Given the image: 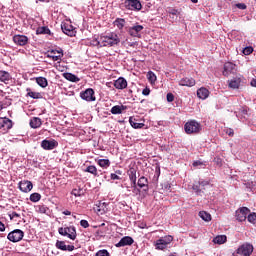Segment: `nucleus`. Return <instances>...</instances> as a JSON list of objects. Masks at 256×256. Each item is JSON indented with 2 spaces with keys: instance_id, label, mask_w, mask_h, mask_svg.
<instances>
[{
  "instance_id": "nucleus-1",
  "label": "nucleus",
  "mask_w": 256,
  "mask_h": 256,
  "mask_svg": "<svg viewBox=\"0 0 256 256\" xmlns=\"http://www.w3.org/2000/svg\"><path fill=\"white\" fill-rule=\"evenodd\" d=\"M121 40L116 33H110L106 36H101L100 38H93L90 41L92 47H113V45H119Z\"/></svg>"
},
{
  "instance_id": "nucleus-2",
  "label": "nucleus",
  "mask_w": 256,
  "mask_h": 256,
  "mask_svg": "<svg viewBox=\"0 0 256 256\" xmlns=\"http://www.w3.org/2000/svg\"><path fill=\"white\" fill-rule=\"evenodd\" d=\"M58 233L60 235H63V237H68V239H71L72 241H75L77 239V230L75 229V226L70 227H61L58 229Z\"/></svg>"
},
{
  "instance_id": "nucleus-3",
  "label": "nucleus",
  "mask_w": 256,
  "mask_h": 256,
  "mask_svg": "<svg viewBox=\"0 0 256 256\" xmlns=\"http://www.w3.org/2000/svg\"><path fill=\"white\" fill-rule=\"evenodd\" d=\"M184 129L187 135L199 133V131H201V124H199V122L196 120H190L185 124Z\"/></svg>"
},
{
  "instance_id": "nucleus-4",
  "label": "nucleus",
  "mask_w": 256,
  "mask_h": 256,
  "mask_svg": "<svg viewBox=\"0 0 256 256\" xmlns=\"http://www.w3.org/2000/svg\"><path fill=\"white\" fill-rule=\"evenodd\" d=\"M173 241V236H165L162 237L155 242V247L158 249V251H164V249H167V246L170 245V243Z\"/></svg>"
},
{
  "instance_id": "nucleus-5",
  "label": "nucleus",
  "mask_w": 256,
  "mask_h": 256,
  "mask_svg": "<svg viewBox=\"0 0 256 256\" xmlns=\"http://www.w3.org/2000/svg\"><path fill=\"white\" fill-rule=\"evenodd\" d=\"M23 237H25L23 230L16 229L8 234L7 239H9L12 243H19Z\"/></svg>"
},
{
  "instance_id": "nucleus-6",
  "label": "nucleus",
  "mask_w": 256,
  "mask_h": 256,
  "mask_svg": "<svg viewBox=\"0 0 256 256\" xmlns=\"http://www.w3.org/2000/svg\"><path fill=\"white\" fill-rule=\"evenodd\" d=\"M124 7L130 11H141L143 6L139 0H125Z\"/></svg>"
},
{
  "instance_id": "nucleus-7",
  "label": "nucleus",
  "mask_w": 256,
  "mask_h": 256,
  "mask_svg": "<svg viewBox=\"0 0 256 256\" xmlns=\"http://www.w3.org/2000/svg\"><path fill=\"white\" fill-rule=\"evenodd\" d=\"M144 29L145 27H143V25L135 24L128 28V34L130 37H138V39H141V33Z\"/></svg>"
},
{
  "instance_id": "nucleus-8",
  "label": "nucleus",
  "mask_w": 256,
  "mask_h": 256,
  "mask_svg": "<svg viewBox=\"0 0 256 256\" xmlns=\"http://www.w3.org/2000/svg\"><path fill=\"white\" fill-rule=\"evenodd\" d=\"M252 253H253V245L249 243L242 244L237 249V254L241 256H251Z\"/></svg>"
},
{
  "instance_id": "nucleus-9",
  "label": "nucleus",
  "mask_w": 256,
  "mask_h": 256,
  "mask_svg": "<svg viewBox=\"0 0 256 256\" xmlns=\"http://www.w3.org/2000/svg\"><path fill=\"white\" fill-rule=\"evenodd\" d=\"M80 97L84 101H95V91L92 88H88L84 92L80 93Z\"/></svg>"
},
{
  "instance_id": "nucleus-10",
  "label": "nucleus",
  "mask_w": 256,
  "mask_h": 256,
  "mask_svg": "<svg viewBox=\"0 0 256 256\" xmlns=\"http://www.w3.org/2000/svg\"><path fill=\"white\" fill-rule=\"evenodd\" d=\"M251 213V210L247 207H242L236 211V219L237 221H245L247 219V215Z\"/></svg>"
},
{
  "instance_id": "nucleus-11",
  "label": "nucleus",
  "mask_w": 256,
  "mask_h": 256,
  "mask_svg": "<svg viewBox=\"0 0 256 256\" xmlns=\"http://www.w3.org/2000/svg\"><path fill=\"white\" fill-rule=\"evenodd\" d=\"M13 41L16 45L23 47L29 43V38L25 35L17 34L13 36Z\"/></svg>"
},
{
  "instance_id": "nucleus-12",
  "label": "nucleus",
  "mask_w": 256,
  "mask_h": 256,
  "mask_svg": "<svg viewBox=\"0 0 256 256\" xmlns=\"http://www.w3.org/2000/svg\"><path fill=\"white\" fill-rule=\"evenodd\" d=\"M57 145L58 143L55 140H43L41 142V147L42 149H45V151H53Z\"/></svg>"
},
{
  "instance_id": "nucleus-13",
  "label": "nucleus",
  "mask_w": 256,
  "mask_h": 256,
  "mask_svg": "<svg viewBox=\"0 0 256 256\" xmlns=\"http://www.w3.org/2000/svg\"><path fill=\"white\" fill-rule=\"evenodd\" d=\"M241 83H243V78L241 76H236L228 81V87L230 89H239Z\"/></svg>"
},
{
  "instance_id": "nucleus-14",
  "label": "nucleus",
  "mask_w": 256,
  "mask_h": 256,
  "mask_svg": "<svg viewBox=\"0 0 256 256\" xmlns=\"http://www.w3.org/2000/svg\"><path fill=\"white\" fill-rule=\"evenodd\" d=\"M19 189L23 193H29L33 189V183L29 180H24L19 183Z\"/></svg>"
},
{
  "instance_id": "nucleus-15",
  "label": "nucleus",
  "mask_w": 256,
  "mask_h": 256,
  "mask_svg": "<svg viewBox=\"0 0 256 256\" xmlns=\"http://www.w3.org/2000/svg\"><path fill=\"white\" fill-rule=\"evenodd\" d=\"M56 249H60V251H75L74 245H66L65 241H57Z\"/></svg>"
},
{
  "instance_id": "nucleus-16",
  "label": "nucleus",
  "mask_w": 256,
  "mask_h": 256,
  "mask_svg": "<svg viewBox=\"0 0 256 256\" xmlns=\"http://www.w3.org/2000/svg\"><path fill=\"white\" fill-rule=\"evenodd\" d=\"M11 127H13V121L9 118H0V129H3V131H9Z\"/></svg>"
},
{
  "instance_id": "nucleus-17",
  "label": "nucleus",
  "mask_w": 256,
  "mask_h": 256,
  "mask_svg": "<svg viewBox=\"0 0 256 256\" xmlns=\"http://www.w3.org/2000/svg\"><path fill=\"white\" fill-rule=\"evenodd\" d=\"M61 29L68 37H75V28L71 24H62Z\"/></svg>"
},
{
  "instance_id": "nucleus-18",
  "label": "nucleus",
  "mask_w": 256,
  "mask_h": 256,
  "mask_svg": "<svg viewBox=\"0 0 256 256\" xmlns=\"http://www.w3.org/2000/svg\"><path fill=\"white\" fill-rule=\"evenodd\" d=\"M63 57V49L51 50L48 54V58L53 61H59Z\"/></svg>"
},
{
  "instance_id": "nucleus-19",
  "label": "nucleus",
  "mask_w": 256,
  "mask_h": 256,
  "mask_svg": "<svg viewBox=\"0 0 256 256\" xmlns=\"http://www.w3.org/2000/svg\"><path fill=\"white\" fill-rule=\"evenodd\" d=\"M231 73H235V64H233L231 62H226L224 64L223 75L225 77H229V75H231Z\"/></svg>"
},
{
  "instance_id": "nucleus-20",
  "label": "nucleus",
  "mask_w": 256,
  "mask_h": 256,
  "mask_svg": "<svg viewBox=\"0 0 256 256\" xmlns=\"http://www.w3.org/2000/svg\"><path fill=\"white\" fill-rule=\"evenodd\" d=\"M132 243H134V240L131 238V236H125L121 238L115 247H127V245H131Z\"/></svg>"
},
{
  "instance_id": "nucleus-21",
  "label": "nucleus",
  "mask_w": 256,
  "mask_h": 256,
  "mask_svg": "<svg viewBox=\"0 0 256 256\" xmlns=\"http://www.w3.org/2000/svg\"><path fill=\"white\" fill-rule=\"evenodd\" d=\"M179 85L181 87H195V79L193 78H182L179 81Z\"/></svg>"
},
{
  "instance_id": "nucleus-22",
  "label": "nucleus",
  "mask_w": 256,
  "mask_h": 256,
  "mask_svg": "<svg viewBox=\"0 0 256 256\" xmlns=\"http://www.w3.org/2000/svg\"><path fill=\"white\" fill-rule=\"evenodd\" d=\"M0 81L2 83H5L6 85H8L9 81H11V74H9V72H7L5 70H1L0 71Z\"/></svg>"
},
{
  "instance_id": "nucleus-23",
  "label": "nucleus",
  "mask_w": 256,
  "mask_h": 256,
  "mask_svg": "<svg viewBox=\"0 0 256 256\" xmlns=\"http://www.w3.org/2000/svg\"><path fill=\"white\" fill-rule=\"evenodd\" d=\"M114 87L117 89H126L127 87V80L125 78L120 77L114 82Z\"/></svg>"
},
{
  "instance_id": "nucleus-24",
  "label": "nucleus",
  "mask_w": 256,
  "mask_h": 256,
  "mask_svg": "<svg viewBox=\"0 0 256 256\" xmlns=\"http://www.w3.org/2000/svg\"><path fill=\"white\" fill-rule=\"evenodd\" d=\"M41 125H43V122L41 121V118H39V117H33L30 120V127L32 129H39V127H41Z\"/></svg>"
},
{
  "instance_id": "nucleus-25",
  "label": "nucleus",
  "mask_w": 256,
  "mask_h": 256,
  "mask_svg": "<svg viewBox=\"0 0 256 256\" xmlns=\"http://www.w3.org/2000/svg\"><path fill=\"white\" fill-rule=\"evenodd\" d=\"M128 175L132 185H137V170H135V168H130Z\"/></svg>"
},
{
  "instance_id": "nucleus-26",
  "label": "nucleus",
  "mask_w": 256,
  "mask_h": 256,
  "mask_svg": "<svg viewBox=\"0 0 256 256\" xmlns=\"http://www.w3.org/2000/svg\"><path fill=\"white\" fill-rule=\"evenodd\" d=\"M64 79H67V81H71L72 83H79V81H81V79H79V77H77L75 74L72 73H64L63 74Z\"/></svg>"
},
{
  "instance_id": "nucleus-27",
  "label": "nucleus",
  "mask_w": 256,
  "mask_h": 256,
  "mask_svg": "<svg viewBox=\"0 0 256 256\" xmlns=\"http://www.w3.org/2000/svg\"><path fill=\"white\" fill-rule=\"evenodd\" d=\"M125 109H127V107H125L124 105H116L111 108L110 112L112 113V115H121V113H123Z\"/></svg>"
},
{
  "instance_id": "nucleus-28",
  "label": "nucleus",
  "mask_w": 256,
  "mask_h": 256,
  "mask_svg": "<svg viewBox=\"0 0 256 256\" xmlns=\"http://www.w3.org/2000/svg\"><path fill=\"white\" fill-rule=\"evenodd\" d=\"M197 97H199V99H207V97H209V90L207 88L198 89Z\"/></svg>"
},
{
  "instance_id": "nucleus-29",
  "label": "nucleus",
  "mask_w": 256,
  "mask_h": 256,
  "mask_svg": "<svg viewBox=\"0 0 256 256\" xmlns=\"http://www.w3.org/2000/svg\"><path fill=\"white\" fill-rule=\"evenodd\" d=\"M129 123L133 129H143L145 127V124L136 122V120L133 117L129 118Z\"/></svg>"
},
{
  "instance_id": "nucleus-30",
  "label": "nucleus",
  "mask_w": 256,
  "mask_h": 256,
  "mask_svg": "<svg viewBox=\"0 0 256 256\" xmlns=\"http://www.w3.org/2000/svg\"><path fill=\"white\" fill-rule=\"evenodd\" d=\"M227 241V236L225 235H218L213 239V243L216 245H223Z\"/></svg>"
},
{
  "instance_id": "nucleus-31",
  "label": "nucleus",
  "mask_w": 256,
  "mask_h": 256,
  "mask_svg": "<svg viewBox=\"0 0 256 256\" xmlns=\"http://www.w3.org/2000/svg\"><path fill=\"white\" fill-rule=\"evenodd\" d=\"M36 34L37 35H50L51 30H49V28H47L46 26H42V27L37 28Z\"/></svg>"
},
{
  "instance_id": "nucleus-32",
  "label": "nucleus",
  "mask_w": 256,
  "mask_h": 256,
  "mask_svg": "<svg viewBox=\"0 0 256 256\" xmlns=\"http://www.w3.org/2000/svg\"><path fill=\"white\" fill-rule=\"evenodd\" d=\"M36 83H37V85H39V87H42L43 89H45V87H47V85H49V83L47 82V78H45V77L36 78Z\"/></svg>"
},
{
  "instance_id": "nucleus-33",
  "label": "nucleus",
  "mask_w": 256,
  "mask_h": 256,
  "mask_svg": "<svg viewBox=\"0 0 256 256\" xmlns=\"http://www.w3.org/2000/svg\"><path fill=\"white\" fill-rule=\"evenodd\" d=\"M199 217L206 222L211 221V214H209V212L206 211H200L199 212Z\"/></svg>"
},
{
  "instance_id": "nucleus-34",
  "label": "nucleus",
  "mask_w": 256,
  "mask_h": 256,
  "mask_svg": "<svg viewBox=\"0 0 256 256\" xmlns=\"http://www.w3.org/2000/svg\"><path fill=\"white\" fill-rule=\"evenodd\" d=\"M98 165L103 169H107V167L111 165V161H109V159H100L98 160Z\"/></svg>"
},
{
  "instance_id": "nucleus-35",
  "label": "nucleus",
  "mask_w": 256,
  "mask_h": 256,
  "mask_svg": "<svg viewBox=\"0 0 256 256\" xmlns=\"http://www.w3.org/2000/svg\"><path fill=\"white\" fill-rule=\"evenodd\" d=\"M148 184L149 181L147 180V178H145L144 176L139 178L138 187H140V189H143V187H147Z\"/></svg>"
},
{
  "instance_id": "nucleus-36",
  "label": "nucleus",
  "mask_w": 256,
  "mask_h": 256,
  "mask_svg": "<svg viewBox=\"0 0 256 256\" xmlns=\"http://www.w3.org/2000/svg\"><path fill=\"white\" fill-rule=\"evenodd\" d=\"M114 25L116 27H118L119 29H123V27H125V19L123 18H117L115 21H114Z\"/></svg>"
},
{
  "instance_id": "nucleus-37",
  "label": "nucleus",
  "mask_w": 256,
  "mask_h": 256,
  "mask_svg": "<svg viewBox=\"0 0 256 256\" xmlns=\"http://www.w3.org/2000/svg\"><path fill=\"white\" fill-rule=\"evenodd\" d=\"M28 97H31L32 99H43V96L39 92H33L30 91L27 93Z\"/></svg>"
},
{
  "instance_id": "nucleus-38",
  "label": "nucleus",
  "mask_w": 256,
  "mask_h": 256,
  "mask_svg": "<svg viewBox=\"0 0 256 256\" xmlns=\"http://www.w3.org/2000/svg\"><path fill=\"white\" fill-rule=\"evenodd\" d=\"M30 201H32V203H37V202L41 201V194H39V193L31 194Z\"/></svg>"
},
{
  "instance_id": "nucleus-39",
  "label": "nucleus",
  "mask_w": 256,
  "mask_h": 256,
  "mask_svg": "<svg viewBox=\"0 0 256 256\" xmlns=\"http://www.w3.org/2000/svg\"><path fill=\"white\" fill-rule=\"evenodd\" d=\"M84 193L85 192L83 191V189L75 188V189L72 190L71 195H74V197H81L82 195H84Z\"/></svg>"
},
{
  "instance_id": "nucleus-40",
  "label": "nucleus",
  "mask_w": 256,
  "mask_h": 256,
  "mask_svg": "<svg viewBox=\"0 0 256 256\" xmlns=\"http://www.w3.org/2000/svg\"><path fill=\"white\" fill-rule=\"evenodd\" d=\"M147 78L151 83H155V81H157V76L152 71L148 72Z\"/></svg>"
},
{
  "instance_id": "nucleus-41",
  "label": "nucleus",
  "mask_w": 256,
  "mask_h": 256,
  "mask_svg": "<svg viewBox=\"0 0 256 256\" xmlns=\"http://www.w3.org/2000/svg\"><path fill=\"white\" fill-rule=\"evenodd\" d=\"M87 173H91L92 175H97V167L95 166H88L86 169Z\"/></svg>"
},
{
  "instance_id": "nucleus-42",
  "label": "nucleus",
  "mask_w": 256,
  "mask_h": 256,
  "mask_svg": "<svg viewBox=\"0 0 256 256\" xmlns=\"http://www.w3.org/2000/svg\"><path fill=\"white\" fill-rule=\"evenodd\" d=\"M95 256H111V254L106 249H103L96 252Z\"/></svg>"
},
{
  "instance_id": "nucleus-43",
  "label": "nucleus",
  "mask_w": 256,
  "mask_h": 256,
  "mask_svg": "<svg viewBox=\"0 0 256 256\" xmlns=\"http://www.w3.org/2000/svg\"><path fill=\"white\" fill-rule=\"evenodd\" d=\"M248 221L256 225V213L248 214Z\"/></svg>"
},
{
  "instance_id": "nucleus-44",
  "label": "nucleus",
  "mask_w": 256,
  "mask_h": 256,
  "mask_svg": "<svg viewBox=\"0 0 256 256\" xmlns=\"http://www.w3.org/2000/svg\"><path fill=\"white\" fill-rule=\"evenodd\" d=\"M169 15H175L176 17H178V15H181V11L174 9V8H170L168 10Z\"/></svg>"
},
{
  "instance_id": "nucleus-45",
  "label": "nucleus",
  "mask_w": 256,
  "mask_h": 256,
  "mask_svg": "<svg viewBox=\"0 0 256 256\" xmlns=\"http://www.w3.org/2000/svg\"><path fill=\"white\" fill-rule=\"evenodd\" d=\"M37 209L38 213H47V211H49V208H47V206L45 205H39Z\"/></svg>"
},
{
  "instance_id": "nucleus-46",
  "label": "nucleus",
  "mask_w": 256,
  "mask_h": 256,
  "mask_svg": "<svg viewBox=\"0 0 256 256\" xmlns=\"http://www.w3.org/2000/svg\"><path fill=\"white\" fill-rule=\"evenodd\" d=\"M242 53L244 55H251V53H253V47L249 46V47H245L242 51Z\"/></svg>"
},
{
  "instance_id": "nucleus-47",
  "label": "nucleus",
  "mask_w": 256,
  "mask_h": 256,
  "mask_svg": "<svg viewBox=\"0 0 256 256\" xmlns=\"http://www.w3.org/2000/svg\"><path fill=\"white\" fill-rule=\"evenodd\" d=\"M166 97L168 103H173V101H175V96L173 95V93H168Z\"/></svg>"
},
{
  "instance_id": "nucleus-48",
  "label": "nucleus",
  "mask_w": 256,
  "mask_h": 256,
  "mask_svg": "<svg viewBox=\"0 0 256 256\" xmlns=\"http://www.w3.org/2000/svg\"><path fill=\"white\" fill-rule=\"evenodd\" d=\"M110 178L112 179V181H121V177H119V175L112 173L110 175Z\"/></svg>"
},
{
  "instance_id": "nucleus-49",
  "label": "nucleus",
  "mask_w": 256,
  "mask_h": 256,
  "mask_svg": "<svg viewBox=\"0 0 256 256\" xmlns=\"http://www.w3.org/2000/svg\"><path fill=\"white\" fill-rule=\"evenodd\" d=\"M80 225L81 227H83L84 229H87V227H89V222L87 220H81L80 221Z\"/></svg>"
},
{
  "instance_id": "nucleus-50",
  "label": "nucleus",
  "mask_w": 256,
  "mask_h": 256,
  "mask_svg": "<svg viewBox=\"0 0 256 256\" xmlns=\"http://www.w3.org/2000/svg\"><path fill=\"white\" fill-rule=\"evenodd\" d=\"M237 9H241L242 11L247 9V5L245 3H238L236 4Z\"/></svg>"
},
{
  "instance_id": "nucleus-51",
  "label": "nucleus",
  "mask_w": 256,
  "mask_h": 256,
  "mask_svg": "<svg viewBox=\"0 0 256 256\" xmlns=\"http://www.w3.org/2000/svg\"><path fill=\"white\" fill-rule=\"evenodd\" d=\"M202 165H205L202 161L197 160L193 162V167H199Z\"/></svg>"
},
{
  "instance_id": "nucleus-52",
  "label": "nucleus",
  "mask_w": 256,
  "mask_h": 256,
  "mask_svg": "<svg viewBox=\"0 0 256 256\" xmlns=\"http://www.w3.org/2000/svg\"><path fill=\"white\" fill-rule=\"evenodd\" d=\"M199 185H201V187H206V185H209V182L208 181H205V180H199Z\"/></svg>"
},
{
  "instance_id": "nucleus-53",
  "label": "nucleus",
  "mask_w": 256,
  "mask_h": 256,
  "mask_svg": "<svg viewBox=\"0 0 256 256\" xmlns=\"http://www.w3.org/2000/svg\"><path fill=\"white\" fill-rule=\"evenodd\" d=\"M149 93H151V90L149 88H144L143 91H142V95H149Z\"/></svg>"
},
{
  "instance_id": "nucleus-54",
  "label": "nucleus",
  "mask_w": 256,
  "mask_h": 256,
  "mask_svg": "<svg viewBox=\"0 0 256 256\" xmlns=\"http://www.w3.org/2000/svg\"><path fill=\"white\" fill-rule=\"evenodd\" d=\"M226 133H227V135H229V137H233L235 132L233 131V129L229 128L226 130Z\"/></svg>"
},
{
  "instance_id": "nucleus-55",
  "label": "nucleus",
  "mask_w": 256,
  "mask_h": 256,
  "mask_svg": "<svg viewBox=\"0 0 256 256\" xmlns=\"http://www.w3.org/2000/svg\"><path fill=\"white\" fill-rule=\"evenodd\" d=\"M11 219H15L16 217H21L17 212H12L10 215Z\"/></svg>"
},
{
  "instance_id": "nucleus-56",
  "label": "nucleus",
  "mask_w": 256,
  "mask_h": 256,
  "mask_svg": "<svg viewBox=\"0 0 256 256\" xmlns=\"http://www.w3.org/2000/svg\"><path fill=\"white\" fill-rule=\"evenodd\" d=\"M0 231L3 232L5 231V224H3V222L0 221Z\"/></svg>"
},
{
  "instance_id": "nucleus-57",
  "label": "nucleus",
  "mask_w": 256,
  "mask_h": 256,
  "mask_svg": "<svg viewBox=\"0 0 256 256\" xmlns=\"http://www.w3.org/2000/svg\"><path fill=\"white\" fill-rule=\"evenodd\" d=\"M193 190L196 191V193H201V190H199V186L194 185Z\"/></svg>"
},
{
  "instance_id": "nucleus-58",
  "label": "nucleus",
  "mask_w": 256,
  "mask_h": 256,
  "mask_svg": "<svg viewBox=\"0 0 256 256\" xmlns=\"http://www.w3.org/2000/svg\"><path fill=\"white\" fill-rule=\"evenodd\" d=\"M134 189H133V193H140V190L137 188V185H133Z\"/></svg>"
},
{
  "instance_id": "nucleus-59",
  "label": "nucleus",
  "mask_w": 256,
  "mask_h": 256,
  "mask_svg": "<svg viewBox=\"0 0 256 256\" xmlns=\"http://www.w3.org/2000/svg\"><path fill=\"white\" fill-rule=\"evenodd\" d=\"M100 207L102 209H106L107 208V203L103 202V203H100Z\"/></svg>"
},
{
  "instance_id": "nucleus-60",
  "label": "nucleus",
  "mask_w": 256,
  "mask_h": 256,
  "mask_svg": "<svg viewBox=\"0 0 256 256\" xmlns=\"http://www.w3.org/2000/svg\"><path fill=\"white\" fill-rule=\"evenodd\" d=\"M114 174H116V175H123V171H121V170H116Z\"/></svg>"
},
{
  "instance_id": "nucleus-61",
  "label": "nucleus",
  "mask_w": 256,
  "mask_h": 256,
  "mask_svg": "<svg viewBox=\"0 0 256 256\" xmlns=\"http://www.w3.org/2000/svg\"><path fill=\"white\" fill-rule=\"evenodd\" d=\"M63 215H71V211L65 210V211H63Z\"/></svg>"
},
{
  "instance_id": "nucleus-62",
  "label": "nucleus",
  "mask_w": 256,
  "mask_h": 256,
  "mask_svg": "<svg viewBox=\"0 0 256 256\" xmlns=\"http://www.w3.org/2000/svg\"><path fill=\"white\" fill-rule=\"evenodd\" d=\"M156 172L158 173V176L161 175V168L157 167Z\"/></svg>"
},
{
  "instance_id": "nucleus-63",
  "label": "nucleus",
  "mask_w": 256,
  "mask_h": 256,
  "mask_svg": "<svg viewBox=\"0 0 256 256\" xmlns=\"http://www.w3.org/2000/svg\"><path fill=\"white\" fill-rule=\"evenodd\" d=\"M251 85H252V87H256V80H253V81L251 82Z\"/></svg>"
},
{
  "instance_id": "nucleus-64",
  "label": "nucleus",
  "mask_w": 256,
  "mask_h": 256,
  "mask_svg": "<svg viewBox=\"0 0 256 256\" xmlns=\"http://www.w3.org/2000/svg\"><path fill=\"white\" fill-rule=\"evenodd\" d=\"M0 111H3V103L0 102Z\"/></svg>"
}]
</instances>
